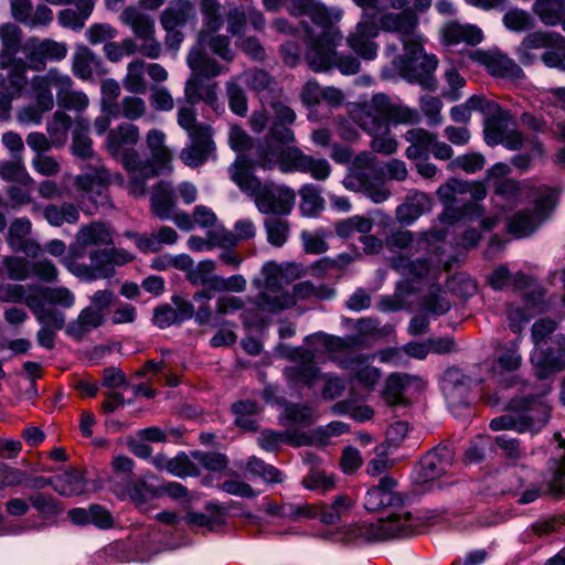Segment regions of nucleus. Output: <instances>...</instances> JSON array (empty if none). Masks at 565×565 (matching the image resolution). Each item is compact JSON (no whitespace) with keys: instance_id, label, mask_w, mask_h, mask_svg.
I'll return each instance as SVG.
<instances>
[{"instance_id":"23","label":"nucleus","mask_w":565,"mask_h":565,"mask_svg":"<svg viewBox=\"0 0 565 565\" xmlns=\"http://www.w3.org/2000/svg\"><path fill=\"white\" fill-rule=\"evenodd\" d=\"M110 181L111 173L100 167L93 173L76 175L74 185L81 201L88 200L95 204H102L107 199V186Z\"/></svg>"},{"instance_id":"63","label":"nucleus","mask_w":565,"mask_h":565,"mask_svg":"<svg viewBox=\"0 0 565 565\" xmlns=\"http://www.w3.org/2000/svg\"><path fill=\"white\" fill-rule=\"evenodd\" d=\"M267 235V242L275 246L281 247L286 244L290 233L288 221L279 217H267L264 222Z\"/></svg>"},{"instance_id":"7","label":"nucleus","mask_w":565,"mask_h":565,"mask_svg":"<svg viewBox=\"0 0 565 565\" xmlns=\"http://www.w3.org/2000/svg\"><path fill=\"white\" fill-rule=\"evenodd\" d=\"M297 33L302 32L308 39V50L306 60L309 67L315 72L328 71L331 67H337L343 75H353L360 71V61L352 55H338L335 46L341 40L329 43L323 35L313 36V32L307 26L302 31L297 30Z\"/></svg>"},{"instance_id":"48","label":"nucleus","mask_w":565,"mask_h":565,"mask_svg":"<svg viewBox=\"0 0 565 565\" xmlns=\"http://www.w3.org/2000/svg\"><path fill=\"white\" fill-rule=\"evenodd\" d=\"M105 321V315L100 310L92 307L84 308L77 319L67 326V333L73 337H82L100 327Z\"/></svg>"},{"instance_id":"27","label":"nucleus","mask_w":565,"mask_h":565,"mask_svg":"<svg viewBox=\"0 0 565 565\" xmlns=\"http://www.w3.org/2000/svg\"><path fill=\"white\" fill-rule=\"evenodd\" d=\"M10 10L15 21L30 29L47 28L54 19L47 6L38 4L34 9L31 0H11Z\"/></svg>"},{"instance_id":"52","label":"nucleus","mask_w":565,"mask_h":565,"mask_svg":"<svg viewBox=\"0 0 565 565\" xmlns=\"http://www.w3.org/2000/svg\"><path fill=\"white\" fill-rule=\"evenodd\" d=\"M67 84L58 92L57 103L61 107L77 113L84 111L89 105V98L83 90H74V82L68 74L65 73Z\"/></svg>"},{"instance_id":"36","label":"nucleus","mask_w":565,"mask_h":565,"mask_svg":"<svg viewBox=\"0 0 565 565\" xmlns=\"http://www.w3.org/2000/svg\"><path fill=\"white\" fill-rule=\"evenodd\" d=\"M190 140L191 145L182 149L180 159L185 166L196 168L212 156L215 145L212 140V132H203Z\"/></svg>"},{"instance_id":"38","label":"nucleus","mask_w":565,"mask_h":565,"mask_svg":"<svg viewBox=\"0 0 565 565\" xmlns=\"http://www.w3.org/2000/svg\"><path fill=\"white\" fill-rule=\"evenodd\" d=\"M72 72L77 78L87 81L104 73L103 62L92 50L82 46L73 55Z\"/></svg>"},{"instance_id":"31","label":"nucleus","mask_w":565,"mask_h":565,"mask_svg":"<svg viewBox=\"0 0 565 565\" xmlns=\"http://www.w3.org/2000/svg\"><path fill=\"white\" fill-rule=\"evenodd\" d=\"M184 100L191 105L204 102L216 109L218 107L217 84L196 73H191L184 84Z\"/></svg>"},{"instance_id":"30","label":"nucleus","mask_w":565,"mask_h":565,"mask_svg":"<svg viewBox=\"0 0 565 565\" xmlns=\"http://www.w3.org/2000/svg\"><path fill=\"white\" fill-rule=\"evenodd\" d=\"M396 480L391 477H384L376 487L367 490L364 507L369 511H379L386 507H403L402 497L395 491Z\"/></svg>"},{"instance_id":"11","label":"nucleus","mask_w":565,"mask_h":565,"mask_svg":"<svg viewBox=\"0 0 565 565\" xmlns=\"http://www.w3.org/2000/svg\"><path fill=\"white\" fill-rule=\"evenodd\" d=\"M334 296L335 290L329 285L315 286L310 281H301L294 286L292 294L287 290L274 296L269 292H260L255 298V305L262 311L275 313L292 307L298 299L328 300Z\"/></svg>"},{"instance_id":"57","label":"nucleus","mask_w":565,"mask_h":565,"mask_svg":"<svg viewBox=\"0 0 565 565\" xmlns=\"http://www.w3.org/2000/svg\"><path fill=\"white\" fill-rule=\"evenodd\" d=\"M301 198L300 212L303 216L315 217L324 207V200L321 196V190L315 184H305L299 190Z\"/></svg>"},{"instance_id":"25","label":"nucleus","mask_w":565,"mask_h":565,"mask_svg":"<svg viewBox=\"0 0 565 565\" xmlns=\"http://www.w3.org/2000/svg\"><path fill=\"white\" fill-rule=\"evenodd\" d=\"M379 35V28L372 20L359 21L353 31L347 36L348 46L361 58L372 61L377 55V44L374 39Z\"/></svg>"},{"instance_id":"21","label":"nucleus","mask_w":565,"mask_h":565,"mask_svg":"<svg viewBox=\"0 0 565 565\" xmlns=\"http://www.w3.org/2000/svg\"><path fill=\"white\" fill-rule=\"evenodd\" d=\"M376 158L372 153L363 152L354 160L356 171L345 179V186L354 191H362L374 203H383L391 196V191L384 184L375 185L366 180L365 173L358 169H371L375 166Z\"/></svg>"},{"instance_id":"53","label":"nucleus","mask_w":565,"mask_h":565,"mask_svg":"<svg viewBox=\"0 0 565 565\" xmlns=\"http://www.w3.org/2000/svg\"><path fill=\"white\" fill-rule=\"evenodd\" d=\"M89 121L81 116L75 119V127L73 129L72 153L82 159L90 158L94 153L93 142L88 137L87 131Z\"/></svg>"},{"instance_id":"9","label":"nucleus","mask_w":565,"mask_h":565,"mask_svg":"<svg viewBox=\"0 0 565 565\" xmlns=\"http://www.w3.org/2000/svg\"><path fill=\"white\" fill-rule=\"evenodd\" d=\"M482 116L483 136L488 146L502 145L509 150H518L523 146V135L514 128L513 117L498 103L488 99Z\"/></svg>"},{"instance_id":"10","label":"nucleus","mask_w":565,"mask_h":565,"mask_svg":"<svg viewBox=\"0 0 565 565\" xmlns=\"http://www.w3.org/2000/svg\"><path fill=\"white\" fill-rule=\"evenodd\" d=\"M89 264L68 262L67 269L77 278L92 281L114 276V266H122L134 259V255L122 248L107 246L88 252Z\"/></svg>"},{"instance_id":"61","label":"nucleus","mask_w":565,"mask_h":565,"mask_svg":"<svg viewBox=\"0 0 565 565\" xmlns=\"http://www.w3.org/2000/svg\"><path fill=\"white\" fill-rule=\"evenodd\" d=\"M195 46H201L203 50L207 46L212 53L227 62L232 61L234 56L230 47V40L225 35H212L201 31Z\"/></svg>"},{"instance_id":"62","label":"nucleus","mask_w":565,"mask_h":565,"mask_svg":"<svg viewBox=\"0 0 565 565\" xmlns=\"http://www.w3.org/2000/svg\"><path fill=\"white\" fill-rule=\"evenodd\" d=\"M235 415V424L244 430H255L258 405L252 401H241L232 406Z\"/></svg>"},{"instance_id":"49","label":"nucleus","mask_w":565,"mask_h":565,"mask_svg":"<svg viewBox=\"0 0 565 565\" xmlns=\"http://www.w3.org/2000/svg\"><path fill=\"white\" fill-rule=\"evenodd\" d=\"M44 220L52 226L60 227L64 224H75L79 220V211L72 203L47 204L43 209Z\"/></svg>"},{"instance_id":"54","label":"nucleus","mask_w":565,"mask_h":565,"mask_svg":"<svg viewBox=\"0 0 565 565\" xmlns=\"http://www.w3.org/2000/svg\"><path fill=\"white\" fill-rule=\"evenodd\" d=\"M534 12L543 24L547 26L558 25L565 14V0H536Z\"/></svg>"},{"instance_id":"45","label":"nucleus","mask_w":565,"mask_h":565,"mask_svg":"<svg viewBox=\"0 0 565 565\" xmlns=\"http://www.w3.org/2000/svg\"><path fill=\"white\" fill-rule=\"evenodd\" d=\"M119 19L132 30L137 39L156 32L154 20L132 6L124 9Z\"/></svg>"},{"instance_id":"13","label":"nucleus","mask_w":565,"mask_h":565,"mask_svg":"<svg viewBox=\"0 0 565 565\" xmlns=\"http://www.w3.org/2000/svg\"><path fill=\"white\" fill-rule=\"evenodd\" d=\"M416 521L412 513L401 507L390 513L386 519L355 526L350 539L363 537L366 541H385L407 536L414 531Z\"/></svg>"},{"instance_id":"5","label":"nucleus","mask_w":565,"mask_h":565,"mask_svg":"<svg viewBox=\"0 0 565 565\" xmlns=\"http://www.w3.org/2000/svg\"><path fill=\"white\" fill-rule=\"evenodd\" d=\"M508 414L490 422L492 430L509 429L519 434H537L551 418V406L543 396L513 398L508 404Z\"/></svg>"},{"instance_id":"43","label":"nucleus","mask_w":565,"mask_h":565,"mask_svg":"<svg viewBox=\"0 0 565 565\" xmlns=\"http://www.w3.org/2000/svg\"><path fill=\"white\" fill-rule=\"evenodd\" d=\"M151 210L161 220H170L175 206L173 189L170 183L159 182L151 194Z\"/></svg>"},{"instance_id":"28","label":"nucleus","mask_w":565,"mask_h":565,"mask_svg":"<svg viewBox=\"0 0 565 565\" xmlns=\"http://www.w3.org/2000/svg\"><path fill=\"white\" fill-rule=\"evenodd\" d=\"M269 110L274 120L269 127V134L266 140L277 141L279 143L292 142L295 136L288 126L296 120L295 111L280 100L271 102L269 104Z\"/></svg>"},{"instance_id":"58","label":"nucleus","mask_w":565,"mask_h":565,"mask_svg":"<svg viewBox=\"0 0 565 565\" xmlns=\"http://www.w3.org/2000/svg\"><path fill=\"white\" fill-rule=\"evenodd\" d=\"M222 241L225 247L235 246L239 241H248L256 236L257 227L250 218H242L235 222L234 232L220 226Z\"/></svg>"},{"instance_id":"29","label":"nucleus","mask_w":565,"mask_h":565,"mask_svg":"<svg viewBox=\"0 0 565 565\" xmlns=\"http://www.w3.org/2000/svg\"><path fill=\"white\" fill-rule=\"evenodd\" d=\"M452 450L448 446H439L427 452L418 465V478L428 482L445 475L452 465Z\"/></svg>"},{"instance_id":"33","label":"nucleus","mask_w":565,"mask_h":565,"mask_svg":"<svg viewBox=\"0 0 565 565\" xmlns=\"http://www.w3.org/2000/svg\"><path fill=\"white\" fill-rule=\"evenodd\" d=\"M424 386L425 382L422 377L408 374H394L386 381L383 397L392 406L405 405L407 403L406 394L409 393L412 387L422 390Z\"/></svg>"},{"instance_id":"6","label":"nucleus","mask_w":565,"mask_h":565,"mask_svg":"<svg viewBox=\"0 0 565 565\" xmlns=\"http://www.w3.org/2000/svg\"><path fill=\"white\" fill-rule=\"evenodd\" d=\"M437 194L446 207L445 213L440 215V222L448 226L469 217H480L482 211L477 202L487 196V189L482 183L452 179L441 185Z\"/></svg>"},{"instance_id":"20","label":"nucleus","mask_w":565,"mask_h":565,"mask_svg":"<svg viewBox=\"0 0 565 565\" xmlns=\"http://www.w3.org/2000/svg\"><path fill=\"white\" fill-rule=\"evenodd\" d=\"M67 83L65 73L56 67H51L44 74L32 76L25 96L42 105L44 109L52 110L55 104L52 89H56V97H58L60 89Z\"/></svg>"},{"instance_id":"44","label":"nucleus","mask_w":565,"mask_h":565,"mask_svg":"<svg viewBox=\"0 0 565 565\" xmlns=\"http://www.w3.org/2000/svg\"><path fill=\"white\" fill-rule=\"evenodd\" d=\"M186 64L191 68V73L211 78L220 75L224 68L213 58H210L203 47L193 46L188 56Z\"/></svg>"},{"instance_id":"17","label":"nucleus","mask_w":565,"mask_h":565,"mask_svg":"<svg viewBox=\"0 0 565 565\" xmlns=\"http://www.w3.org/2000/svg\"><path fill=\"white\" fill-rule=\"evenodd\" d=\"M277 141L265 140V142L257 148V158L255 164L264 168L271 169L277 163L279 169L284 173L294 171L302 172L306 169V162H308V154H305L298 148H288L282 150L281 146Z\"/></svg>"},{"instance_id":"42","label":"nucleus","mask_w":565,"mask_h":565,"mask_svg":"<svg viewBox=\"0 0 565 565\" xmlns=\"http://www.w3.org/2000/svg\"><path fill=\"white\" fill-rule=\"evenodd\" d=\"M355 501L345 495H337L331 503L319 505V519L323 524L331 525L341 522L348 518L353 509Z\"/></svg>"},{"instance_id":"2","label":"nucleus","mask_w":565,"mask_h":565,"mask_svg":"<svg viewBox=\"0 0 565 565\" xmlns=\"http://www.w3.org/2000/svg\"><path fill=\"white\" fill-rule=\"evenodd\" d=\"M140 140L139 128L131 122H121L110 129L106 136L105 147L108 153L118 160L129 174L127 188L129 193L141 198L147 193V180L158 175L157 169L149 161H142L135 146Z\"/></svg>"},{"instance_id":"35","label":"nucleus","mask_w":565,"mask_h":565,"mask_svg":"<svg viewBox=\"0 0 565 565\" xmlns=\"http://www.w3.org/2000/svg\"><path fill=\"white\" fill-rule=\"evenodd\" d=\"M167 136L160 129H150L146 135V143L150 151L151 159L148 160L157 169L158 174L161 171L172 170V158L171 150L166 145Z\"/></svg>"},{"instance_id":"34","label":"nucleus","mask_w":565,"mask_h":565,"mask_svg":"<svg viewBox=\"0 0 565 565\" xmlns=\"http://www.w3.org/2000/svg\"><path fill=\"white\" fill-rule=\"evenodd\" d=\"M392 267L407 280L423 279L428 277L435 279L441 269L447 268V264H429L427 259L409 260L404 255H398L392 259Z\"/></svg>"},{"instance_id":"47","label":"nucleus","mask_w":565,"mask_h":565,"mask_svg":"<svg viewBox=\"0 0 565 565\" xmlns=\"http://www.w3.org/2000/svg\"><path fill=\"white\" fill-rule=\"evenodd\" d=\"M194 9L188 0H173L161 14V24L164 30L177 29L184 25L193 15Z\"/></svg>"},{"instance_id":"32","label":"nucleus","mask_w":565,"mask_h":565,"mask_svg":"<svg viewBox=\"0 0 565 565\" xmlns=\"http://www.w3.org/2000/svg\"><path fill=\"white\" fill-rule=\"evenodd\" d=\"M564 42L565 39L559 33L535 31L529 33L523 39L516 50L518 57L522 64L529 65L534 62V55L531 54V50L561 47Z\"/></svg>"},{"instance_id":"3","label":"nucleus","mask_w":565,"mask_h":565,"mask_svg":"<svg viewBox=\"0 0 565 565\" xmlns=\"http://www.w3.org/2000/svg\"><path fill=\"white\" fill-rule=\"evenodd\" d=\"M231 179L238 188L253 198L257 210L263 214L288 215L294 209L296 193L292 189L273 182L262 183L245 167L243 157L230 168Z\"/></svg>"},{"instance_id":"26","label":"nucleus","mask_w":565,"mask_h":565,"mask_svg":"<svg viewBox=\"0 0 565 565\" xmlns=\"http://www.w3.org/2000/svg\"><path fill=\"white\" fill-rule=\"evenodd\" d=\"M472 60L483 65L495 77L520 79L524 76L522 68L505 54L497 51H475Z\"/></svg>"},{"instance_id":"1","label":"nucleus","mask_w":565,"mask_h":565,"mask_svg":"<svg viewBox=\"0 0 565 565\" xmlns=\"http://www.w3.org/2000/svg\"><path fill=\"white\" fill-rule=\"evenodd\" d=\"M353 118L371 136L372 150L391 156L396 152L398 143L391 132L390 124H412L417 120L418 115L416 110L393 103L387 95L379 93L364 103Z\"/></svg>"},{"instance_id":"16","label":"nucleus","mask_w":565,"mask_h":565,"mask_svg":"<svg viewBox=\"0 0 565 565\" xmlns=\"http://www.w3.org/2000/svg\"><path fill=\"white\" fill-rule=\"evenodd\" d=\"M555 330V322L550 319H541L532 327V339L535 348L531 355L532 363L540 367L539 376L544 377L550 372H557L565 367V338L557 353L544 351L541 343Z\"/></svg>"},{"instance_id":"22","label":"nucleus","mask_w":565,"mask_h":565,"mask_svg":"<svg viewBox=\"0 0 565 565\" xmlns=\"http://www.w3.org/2000/svg\"><path fill=\"white\" fill-rule=\"evenodd\" d=\"M0 68H8V75L0 73V88L8 90L11 96L21 97L28 90L26 71L29 63L8 53H0Z\"/></svg>"},{"instance_id":"14","label":"nucleus","mask_w":565,"mask_h":565,"mask_svg":"<svg viewBox=\"0 0 565 565\" xmlns=\"http://www.w3.org/2000/svg\"><path fill=\"white\" fill-rule=\"evenodd\" d=\"M276 351L282 358L297 363L284 370L285 380L290 387L300 384L312 386L320 379V370L315 364V351L301 347L289 348L285 344H278Z\"/></svg>"},{"instance_id":"15","label":"nucleus","mask_w":565,"mask_h":565,"mask_svg":"<svg viewBox=\"0 0 565 565\" xmlns=\"http://www.w3.org/2000/svg\"><path fill=\"white\" fill-rule=\"evenodd\" d=\"M511 169L507 163L498 162L487 171V178L494 181V194L492 198L497 210L516 205L529 196L532 186L527 183H518L512 179H504Z\"/></svg>"},{"instance_id":"40","label":"nucleus","mask_w":565,"mask_h":565,"mask_svg":"<svg viewBox=\"0 0 565 565\" xmlns=\"http://www.w3.org/2000/svg\"><path fill=\"white\" fill-rule=\"evenodd\" d=\"M130 236V234H127ZM135 237L137 247L143 253H157L166 245H173L177 243L179 235L177 231L170 226H162L157 232L150 235Z\"/></svg>"},{"instance_id":"51","label":"nucleus","mask_w":565,"mask_h":565,"mask_svg":"<svg viewBox=\"0 0 565 565\" xmlns=\"http://www.w3.org/2000/svg\"><path fill=\"white\" fill-rule=\"evenodd\" d=\"M119 111L111 109V105H104V111L114 118L124 117L127 120L136 121L143 117L147 111L146 102L138 96H125L118 105Z\"/></svg>"},{"instance_id":"55","label":"nucleus","mask_w":565,"mask_h":565,"mask_svg":"<svg viewBox=\"0 0 565 565\" xmlns=\"http://www.w3.org/2000/svg\"><path fill=\"white\" fill-rule=\"evenodd\" d=\"M0 178L7 182H17L24 186H32L34 184V179L28 172L21 157H17L11 161H1Z\"/></svg>"},{"instance_id":"60","label":"nucleus","mask_w":565,"mask_h":565,"mask_svg":"<svg viewBox=\"0 0 565 565\" xmlns=\"http://www.w3.org/2000/svg\"><path fill=\"white\" fill-rule=\"evenodd\" d=\"M373 228V220L362 215H354L334 224L338 236L347 238L355 233L367 234Z\"/></svg>"},{"instance_id":"39","label":"nucleus","mask_w":565,"mask_h":565,"mask_svg":"<svg viewBox=\"0 0 565 565\" xmlns=\"http://www.w3.org/2000/svg\"><path fill=\"white\" fill-rule=\"evenodd\" d=\"M430 199L424 192L407 195L406 201L396 209V218L403 225H411L422 214L430 210Z\"/></svg>"},{"instance_id":"8","label":"nucleus","mask_w":565,"mask_h":565,"mask_svg":"<svg viewBox=\"0 0 565 565\" xmlns=\"http://www.w3.org/2000/svg\"><path fill=\"white\" fill-rule=\"evenodd\" d=\"M395 68L401 76L411 83H418L426 89L434 90L436 81L433 77L438 66V60L423 50V39L406 42L404 54L393 60Z\"/></svg>"},{"instance_id":"46","label":"nucleus","mask_w":565,"mask_h":565,"mask_svg":"<svg viewBox=\"0 0 565 565\" xmlns=\"http://www.w3.org/2000/svg\"><path fill=\"white\" fill-rule=\"evenodd\" d=\"M44 484L51 486L60 495L73 497L85 491V480L76 471H67L45 480Z\"/></svg>"},{"instance_id":"41","label":"nucleus","mask_w":565,"mask_h":565,"mask_svg":"<svg viewBox=\"0 0 565 565\" xmlns=\"http://www.w3.org/2000/svg\"><path fill=\"white\" fill-rule=\"evenodd\" d=\"M404 137L409 142L405 156L411 160L427 158L436 138L434 134L423 128L409 129Z\"/></svg>"},{"instance_id":"56","label":"nucleus","mask_w":565,"mask_h":565,"mask_svg":"<svg viewBox=\"0 0 565 565\" xmlns=\"http://www.w3.org/2000/svg\"><path fill=\"white\" fill-rule=\"evenodd\" d=\"M178 125L186 131L189 138L201 136L203 132H212L209 125L201 124L196 119L194 105L188 104L179 107L177 113Z\"/></svg>"},{"instance_id":"4","label":"nucleus","mask_w":565,"mask_h":565,"mask_svg":"<svg viewBox=\"0 0 565 565\" xmlns=\"http://www.w3.org/2000/svg\"><path fill=\"white\" fill-rule=\"evenodd\" d=\"M525 200H532L534 207L518 211L510 216L507 214V210L512 209L514 205L499 210L501 217L507 220L508 233L516 238L532 235L548 218L556 205L557 193L551 188L539 186L537 189H531L529 196L523 201ZM499 220V215L487 217L481 221V225L483 230L490 231L495 227Z\"/></svg>"},{"instance_id":"18","label":"nucleus","mask_w":565,"mask_h":565,"mask_svg":"<svg viewBox=\"0 0 565 565\" xmlns=\"http://www.w3.org/2000/svg\"><path fill=\"white\" fill-rule=\"evenodd\" d=\"M113 245V234L110 228L100 222H93L83 225L76 233L75 244L70 246L68 254L62 263L67 268L68 262H79L86 254L88 247L94 249H104Z\"/></svg>"},{"instance_id":"12","label":"nucleus","mask_w":565,"mask_h":565,"mask_svg":"<svg viewBox=\"0 0 565 565\" xmlns=\"http://www.w3.org/2000/svg\"><path fill=\"white\" fill-rule=\"evenodd\" d=\"M286 9L292 15L309 17L321 29L318 35H323L329 43L342 40V32L335 25L343 17L342 9L328 8L319 0H287Z\"/></svg>"},{"instance_id":"37","label":"nucleus","mask_w":565,"mask_h":565,"mask_svg":"<svg viewBox=\"0 0 565 565\" xmlns=\"http://www.w3.org/2000/svg\"><path fill=\"white\" fill-rule=\"evenodd\" d=\"M443 41L448 45L467 43L470 45L479 44L482 41V31L473 24H460L451 21L441 28Z\"/></svg>"},{"instance_id":"50","label":"nucleus","mask_w":565,"mask_h":565,"mask_svg":"<svg viewBox=\"0 0 565 565\" xmlns=\"http://www.w3.org/2000/svg\"><path fill=\"white\" fill-rule=\"evenodd\" d=\"M76 10L65 9L58 13V22L62 26L72 30H81L85 21L89 18L94 9L93 0H78L76 3Z\"/></svg>"},{"instance_id":"24","label":"nucleus","mask_w":565,"mask_h":565,"mask_svg":"<svg viewBox=\"0 0 565 565\" xmlns=\"http://www.w3.org/2000/svg\"><path fill=\"white\" fill-rule=\"evenodd\" d=\"M418 20L416 14L409 9H402L401 12H384L377 20L379 31L397 33L401 36L404 47L406 42H413L422 39L415 33Z\"/></svg>"},{"instance_id":"59","label":"nucleus","mask_w":565,"mask_h":565,"mask_svg":"<svg viewBox=\"0 0 565 565\" xmlns=\"http://www.w3.org/2000/svg\"><path fill=\"white\" fill-rule=\"evenodd\" d=\"M145 71V62L139 60L130 62L127 65V73L122 78L124 88L131 94H145L147 90Z\"/></svg>"},{"instance_id":"19","label":"nucleus","mask_w":565,"mask_h":565,"mask_svg":"<svg viewBox=\"0 0 565 565\" xmlns=\"http://www.w3.org/2000/svg\"><path fill=\"white\" fill-rule=\"evenodd\" d=\"M22 52L30 70L41 71L47 63L63 61L67 55L68 47L64 42L32 36L22 45Z\"/></svg>"},{"instance_id":"64","label":"nucleus","mask_w":565,"mask_h":565,"mask_svg":"<svg viewBox=\"0 0 565 565\" xmlns=\"http://www.w3.org/2000/svg\"><path fill=\"white\" fill-rule=\"evenodd\" d=\"M546 492L561 497L565 494V455L561 460L554 461L550 467V475L545 478Z\"/></svg>"}]
</instances>
